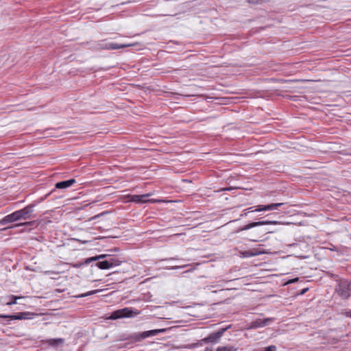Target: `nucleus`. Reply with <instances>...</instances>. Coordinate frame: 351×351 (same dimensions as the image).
Instances as JSON below:
<instances>
[{"label":"nucleus","instance_id":"20","mask_svg":"<svg viewBox=\"0 0 351 351\" xmlns=\"http://www.w3.org/2000/svg\"><path fill=\"white\" fill-rule=\"evenodd\" d=\"M251 252H252V254H253L252 256H258V255L263 254L265 253L264 251H261L258 249H253L251 250Z\"/></svg>","mask_w":351,"mask_h":351},{"label":"nucleus","instance_id":"5","mask_svg":"<svg viewBox=\"0 0 351 351\" xmlns=\"http://www.w3.org/2000/svg\"><path fill=\"white\" fill-rule=\"evenodd\" d=\"M337 291L342 298H348L351 295V281L342 280L339 283Z\"/></svg>","mask_w":351,"mask_h":351},{"label":"nucleus","instance_id":"13","mask_svg":"<svg viewBox=\"0 0 351 351\" xmlns=\"http://www.w3.org/2000/svg\"><path fill=\"white\" fill-rule=\"evenodd\" d=\"M96 265L101 269H108L112 268V265L109 263L108 259L98 262Z\"/></svg>","mask_w":351,"mask_h":351},{"label":"nucleus","instance_id":"25","mask_svg":"<svg viewBox=\"0 0 351 351\" xmlns=\"http://www.w3.org/2000/svg\"><path fill=\"white\" fill-rule=\"evenodd\" d=\"M184 267H185V265H184V266H174V267H172L171 269H176L183 268Z\"/></svg>","mask_w":351,"mask_h":351},{"label":"nucleus","instance_id":"9","mask_svg":"<svg viewBox=\"0 0 351 351\" xmlns=\"http://www.w3.org/2000/svg\"><path fill=\"white\" fill-rule=\"evenodd\" d=\"M34 314L29 312H22L16 315H0V318H9L12 320L16 319H31Z\"/></svg>","mask_w":351,"mask_h":351},{"label":"nucleus","instance_id":"23","mask_svg":"<svg viewBox=\"0 0 351 351\" xmlns=\"http://www.w3.org/2000/svg\"><path fill=\"white\" fill-rule=\"evenodd\" d=\"M107 256H109L107 255V254H101V255H99V256H96L95 258H96V261H98V260L102 259L104 258H106Z\"/></svg>","mask_w":351,"mask_h":351},{"label":"nucleus","instance_id":"26","mask_svg":"<svg viewBox=\"0 0 351 351\" xmlns=\"http://www.w3.org/2000/svg\"><path fill=\"white\" fill-rule=\"evenodd\" d=\"M249 3H256L258 2L259 0H247Z\"/></svg>","mask_w":351,"mask_h":351},{"label":"nucleus","instance_id":"4","mask_svg":"<svg viewBox=\"0 0 351 351\" xmlns=\"http://www.w3.org/2000/svg\"><path fill=\"white\" fill-rule=\"evenodd\" d=\"M138 312H134L131 308H123L112 312L110 316L111 319H117L124 317H132L137 315Z\"/></svg>","mask_w":351,"mask_h":351},{"label":"nucleus","instance_id":"15","mask_svg":"<svg viewBox=\"0 0 351 351\" xmlns=\"http://www.w3.org/2000/svg\"><path fill=\"white\" fill-rule=\"evenodd\" d=\"M8 298H10L11 300L6 302V305L8 306H12L13 304H15L17 303V300L23 298V297L21 296H16L14 295H11Z\"/></svg>","mask_w":351,"mask_h":351},{"label":"nucleus","instance_id":"24","mask_svg":"<svg viewBox=\"0 0 351 351\" xmlns=\"http://www.w3.org/2000/svg\"><path fill=\"white\" fill-rule=\"evenodd\" d=\"M298 280V278H293V279H291L290 280L288 283H293V282H295Z\"/></svg>","mask_w":351,"mask_h":351},{"label":"nucleus","instance_id":"1","mask_svg":"<svg viewBox=\"0 0 351 351\" xmlns=\"http://www.w3.org/2000/svg\"><path fill=\"white\" fill-rule=\"evenodd\" d=\"M34 210V205H28L21 210H16L10 215H6L0 221V224L4 225L8 223L18 221L19 219H27L30 217Z\"/></svg>","mask_w":351,"mask_h":351},{"label":"nucleus","instance_id":"19","mask_svg":"<svg viewBox=\"0 0 351 351\" xmlns=\"http://www.w3.org/2000/svg\"><path fill=\"white\" fill-rule=\"evenodd\" d=\"M100 290L99 289H96V290H93V291H88L87 293H83V294H81L78 297L79 298H84V297H86V296H88V295H93V294H95V293H97L98 292H99Z\"/></svg>","mask_w":351,"mask_h":351},{"label":"nucleus","instance_id":"8","mask_svg":"<svg viewBox=\"0 0 351 351\" xmlns=\"http://www.w3.org/2000/svg\"><path fill=\"white\" fill-rule=\"evenodd\" d=\"M132 44H117L114 43H106V42H101V43L98 44V48L101 49H106V50H114V49H123L127 47L132 46Z\"/></svg>","mask_w":351,"mask_h":351},{"label":"nucleus","instance_id":"27","mask_svg":"<svg viewBox=\"0 0 351 351\" xmlns=\"http://www.w3.org/2000/svg\"><path fill=\"white\" fill-rule=\"evenodd\" d=\"M82 265V263L74 264V265H73V267L77 268V267H81Z\"/></svg>","mask_w":351,"mask_h":351},{"label":"nucleus","instance_id":"7","mask_svg":"<svg viewBox=\"0 0 351 351\" xmlns=\"http://www.w3.org/2000/svg\"><path fill=\"white\" fill-rule=\"evenodd\" d=\"M284 203H272L268 205H258L254 207H250L247 209V210L251 212H261V211H267V210H277L280 206H282Z\"/></svg>","mask_w":351,"mask_h":351},{"label":"nucleus","instance_id":"3","mask_svg":"<svg viewBox=\"0 0 351 351\" xmlns=\"http://www.w3.org/2000/svg\"><path fill=\"white\" fill-rule=\"evenodd\" d=\"M152 195V193L143 194V195H128V199L125 200V202H132L137 204H143V203H156L160 202L161 200L154 199H147V197Z\"/></svg>","mask_w":351,"mask_h":351},{"label":"nucleus","instance_id":"18","mask_svg":"<svg viewBox=\"0 0 351 351\" xmlns=\"http://www.w3.org/2000/svg\"><path fill=\"white\" fill-rule=\"evenodd\" d=\"M239 254H240V255H239L240 257L244 258L252 257V254H252L251 250L240 252Z\"/></svg>","mask_w":351,"mask_h":351},{"label":"nucleus","instance_id":"21","mask_svg":"<svg viewBox=\"0 0 351 351\" xmlns=\"http://www.w3.org/2000/svg\"><path fill=\"white\" fill-rule=\"evenodd\" d=\"M96 261L95 256L90 257V258H86V259L85 260L84 264H86V265H88V264H89V263H90L91 262H93V261Z\"/></svg>","mask_w":351,"mask_h":351},{"label":"nucleus","instance_id":"14","mask_svg":"<svg viewBox=\"0 0 351 351\" xmlns=\"http://www.w3.org/2000/svg\"><path fill=\"white\" fill-rule=\"evenodd\" d=\"M238 348L231 345L218 346L216 351H237Z\"/></svg>","mask_w":351,"mask_h":351},{"label":"nucleus","instance_id":"31","mask_svg":"<svg viewBox=\"0 0 351 351\" xmlns=\"http://www.w3.org/2000/svg\"><path fill=\"white\" fill-rule=\"evenodd\" d=\"M306 291V290H303L302 293H304Z\"/></svg>","mask_w":351,"mask_h":351},{"label":"nucleus","instance_id":"28","mask_svg":"<svg viewBox=\"0 0 351 351\" xmlns=\"http://www.w3.org/2000/svg\"><path fill=\"white\" fill-rule=\"evenodd\" d=\"M247 214H248V212H245V213H243V214H241V217H246V216L247 215Z\"/></svg>","mask_w":351,"mask_h":351},{"label":"nucleus","instance_id":"22","mask_svg":"<svg viewBox=\"0 0 351 351\" xmlns=\"http://www.w3.org/2000/svg\"><path fill=\"white\" fill-rule=\"evenodd\" d=\"M276 347L275 346H269L265 348V351H276Z\"/></svg>","mask_w":351,"mask_h":351},{"label":"nucleus","instance_id":"16","mask_svg":"<svg viewBox=\"0 0 351 351\" xmlns=\"http://www.w3.org/2000/svg\"><path fill=\"white\" fill-rule=\"evenodd\" d=\"M162 332V330H151L143 332V337H147L149 336H154Z\"/></svg>","mask_w":351,"mask_h":351},{"label":"nucleus","instance_id":"17","mask_svg":"<svg viewBox=\"0 0 351 351\" xmlns=\"http://www.w3.org/2000/svg\"><path fill=\"white\" fill-rule=\"evenodd\" d=\"M108 261L109 263L112 265V268L120 265L122 263L121 261L111 256H109Z\"/></svg>","mask_w":351,"mask_h":351},{"label":"nucleus","instance_id":"30","mask_svg":"<svg viewBox=\"0 0 351 351\" xmlns=\"http://www.w3.org/2000/svg\"><path fill=\"white\" fill-rule=\"evenodd\" d=\"M29 223L28 222H25L24 223H22L23 225H26V224H28Z\"/></svg>","mask_w":351,"mask_h":351},{"label":"nucleus","instance_id":"11","mask_svg":"<svg viewBox=\"0 0 351 351\" xmlns=\"http://www.w3.org/2000/svg\"><path fill=\"white\" fill-rule=\"evenodd\" d=\"M273 231H267L262 230H256L252 232L251 238H249L248 239L250 241L252 242H258L262 241L261 238L263 235H265L266 233H273Z\"/></svg>","mask_w":351,"mask_h":351},{"label":"nucleus","instance_id":"6","mask_svg":"<svg viewBox=\"0 0 351 351\" xmlns=\"http://www.w3.org/2000/svg\"><path fill=\"white\" fill-rule=\"evenodd\" d=\"M291 223L289 222H286V223H283V222H280V221H255V222H252V223H250L249 224H247L245 226H244L243 227L241 228L238 232H241V231H244V230H247L249 229H251V228H255V227H257V226H263V225H267V224H290Z\"/></svg>","mask_w":351,"mask_h":351},{"label":"nucleus","instance_id":"10","mask_svg":"<svg viewBox=\"0 0 351 351\" xmlns=\"http://www.w3.org/2000/svg\"><path fill=\"white\" fill-rule=\"evenodd\" d=\"M274 319L272 318H265V319H258L250 324L251 328H258L265 327L273 322Z\"/></svg>","mask_w":351,"mask_h":351},{"label":"nucleus","instance_id":"2","mask_svg":"<svg viewBox=\"0 0 351 351\" xmlns=\"http://www.w3.org/2000/svg\"><path fill=\"white\" fill-rule=\"evenodd\" d=\"M227 330V328H221L217 332H213L208 335V337L202 339L198 343H193L187 346L186 348H194L197 347L198 346H202L203 343H216L219 341L224 332Z\"/></svg>","mask_w":351,"mask_h":351},{"label":"nucleus","instance_id":"29","mask_svg":"<svg viewBox=\"0 0 351 351\" xmlns=\"http://www.w3.org/2000/svg\"><path fill=\"white\" fill-rule=\"evenodd\" d=\"M57 341H60V342H62V340L61 339H58Z\"/></svg>","mask_w":351,"mask_h":351},{"label":"nucleus","instance_id":"12","mask_svg":"<svg viewBox=\"0 0 351 351\" xmlns=\"http://www.w3.org/2000/svg\"><path fill=\"white\" fill-rule=\"evenodd\" d=\"M75 183V179H70L62 182H57L56 184V188L57 189H66Z\"/></svg>","mask_w":351,"mask_h":351}]
</instances>
